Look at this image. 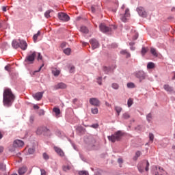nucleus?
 <instances>
[{
    "mask_svg": "<svg viewBox=\"0 0 175 175\" xmlns=\"http://www.w3.org/2000/svg\"><path fill=\"white\" fill-rule=\"evenodd\" d=\"M14 99H16V96L12 92V90L5 89L3 94V105L6 107H10L12 105H13V102H14Z\"/></svg>",
    "mask_w": 175,
    "mask_h": 175,
    "instance_id": "f257e3e1",
    "label": "nucleus"
},
{
    "mask_svg": "<svg viewBox=\"0 0 175 175\" xmlns=\"http://www.w3.org/2000/svg\"><path fill=\"white\" fill-rule=\"evenodd\" d=\"M150 167V163L148 162V161H145L143 163H140L137 167H138V170L140 173H143V172L144 171V167H145V170L146 172H148V167Z\"/></svg>",
    "mask_w": 175,
    "mask_h": 175,
    "instance_id": "f03ea898",
    "label": "nucleus"
},
{
    "mask_svg": "<svg viewBox=\"0 0 175 175\" xmlns=\"http://www.w3.org/2000/svg\"><path fill=\"white\" fill-rule=\"evenodd\" d=\"M24 146V142L16 139L14 142L13 145L10 147V151L13 152L14 151H16V148L17 147H23Z\"/></svg>",
    "mask_w": 175,
    "mask_h": 175,
    "instance_id": "7ed1b4c3",
    "label": "nucleus"
},
{
    "mask_svg": "<svg viewBox=\"0 0 175 175\" xmlns=\"http://www.w3.org/2000/svg\"><path fill=\"white\" fill-rule=\"evenodd\" d=\"M122 137V132L118 131L114 135H111L110 139L112 143H116V142H119V140H121Z\"/></svg>",
    "mask_w": 175,
    "mask_h": 175,
    "instance_id": "20e7f679",
    "label": "nucleus"
},
{
    "mask_svg": "<svg viewBox=\"0 0 175 175\" xmlns=\"http://www.w3.org/2000/svg\"><path fill=\"white\" fill-rule=\"evenodd\" d=\"M31 53L28 55L25 59V62H27V64H33V62L35 61V57H36V52Z\"/></svg>",
    "mask_w": 175,
    "mask_h": 175,
    "instance_id": "39448f33",
    "label": "nucleus"
},
{
    "mask_svg": "<svg viewBox=\"0 0 175 175\" xmlns=\"http://www.w3.org/2000/svg\"><path fill=\"white\" fill-rule=\"evenodd\" d=\"M129 17H131V14L129 13V9L126 8L124 14H120V20L123 23H126Z\"/></svg>",
    "mask_w": 175,
    "mask_h": 175,
    "instance_id": "423d86ee",
    "label": "nucleus"
},
{
    "mask_svg": "<svg viewBox=\"0 0 175 175\" xmlns=\"http://www.w3.org/2000/svg\"><path fill=\"white\" fill-rule=\"evenodd\" d=\"M137 12L141 17H147V12H146V10H144V8L143 7H138L137 8Z\"/></svg>",
    "mask_w": 175,
    "mask_h": 175,
    "instance_id": "0eeeda50",
    "label": "nucleus"
},
{
    "mask_svg": "<svg viewBox=\"0 0 175 175\" xmlns=\"http://www.w3.org/2000/svg\"><path fill=\"white\" fill-rule=\"evenodd\" d=\"M58 18L62 21H69V20H70V18L68 16V15L64 12L58 13Z\"/></svg>",
    "mask_w": 175,
    "mask_h": 175,
    "instance_id": "6e6552de",
    "label": "nucleus"
},
{
    "mask_svg": "<svg viewBox=\"0 0 175 175\" xmlns=\"http://www.w3.org/2000/svg\"><path fill=\"white\" fill-rule=\"evenodd\" d=\"M135 77L139 79L140 81L146 79V73L143 70L137 71L135 72Z\"/></svg>",
    "mask_w": 175,
    "mask_h": 175,
    "instance_id": "1a4fd4ad",
    "label": "nucleus"
},
{
    "mask_svg": "<svg viewBox=\"0 0 175 175\" xmlns=\"http://www.w3.org/2000/svg\"><path fill=\"white\" fill-rule=\"evenodd\" d=\"M90 105L92 106L99 107L100 106V101L96 98H92L89 100Z\"/></svg>",
    "mask_w": 175,
    "mask_h": 175,
    "instance_id": "9d476101",
    "label": "nucleus"
},
{
    "mask_svg": "<svg viewBox=\"0 0 175 175\" xmlns=\"http://www.w3.org/2000/svg\"><path fill=\"white\" fill-rule=\"evenodd\" d=\"M90 44H92V50H95V49H98L99 42L96 39H92L90 40Z\"/></svg>",
    "mask_w": 175,
    "mask_h": 175,
    "instance_id": "9b49d317",
    "label": "nucleus"
},
{
    "mask_svg": "<svg viewBox=\"0 0 175 175\" xmlns=\"http://www.w3.org/2000/svg\"><path fill=\"white\" fill-rule=\"evenodd\" d=\"M165 174H166V172H165L163 169L161 168L160 167H155L154 175H165Z\"/></svg>",
    "mask_w": 175,
    "mask_h": 175,
    "instance_id": "f8f14e48",
    "label": "nucleus"
},
{
    "mask_svg": "<svg viewBox=\"0 0 175 175\" xmlns=\"http://www.w3.org/2000/svg\"><path fill=\"white\" fill-rule=\"evenodd\" d=\"M19 47L21 50L25 51L28 47V44H27V42L25 40H19Z\"/></svg>",
    "mask_w": 175,
    "mask_h": 175,
    "instance_id": "ddd939ff",
    "label": "nucleus"
},
{
    "mask_svg": "<svg viewBox=\"0 0 175 175\" xmlns=\"http://www.w3.org/2000/svg\"><path fill=\"white\" fill-rule=\"evenodd\" d=\"M99 29H100V31H101V32H103L104 33H106V32H109V31H110V28L106 26L105 23H101L99 25Z\"/></svg>",
    "mask_w": 175,
    "mask_h": 175,
    "instance_id": "4468645a",
    "label": "nucleus"
},
{
    "mask_svg": "<svg viewBox=\"0 0 175 175\" xmlns=\"http://www.w3.org/2000/svg\"><path fill=\"white\" fill-rule=\"evenodd\" d=\"M68 86L64 83H59L54 86L55 90H65Z\"/></svg>",
    "mask_w": 175,
    "mask_h": 175,
    "instance_id": "2eb2a0df",
    "label": "nucleus"
},
{
    "mask_svg": "<svg viewBox=\"0 0 175 175\" xmlns=\"http://www.w3.org/2000/svg\"><path fill=\"white\" fill-rule=\"evenodd\" d=\"M43 94H44V92H37L33 96L36 100H40L43 98Z\"/></svg>",
    "mask_w": 175,
    "mask_h": 175,
    "instance_id": "dca6fc26",
    "label": "nucleus"
},
{
    "mask_svg": "<svg viewBox=\"0 0 175 175\" xmlns=\"http://www.w3.org/2000/svg\"><path fill=\"white\" fill-rule=\"evenodd\" d=\"M53 148H54L55 152H57V154H58V155H59L60 157H64L65 155L64 150L62 149H61V148L54 146Z\"/></svg>",
    "mask_w": 175,
    "mask_h": 175,
    "instance_id": "f3484780",
    "label": "nucleus"
},
{
    "mask_svg": "<svg viewBox=\"0 0 175 175\" xmlns=\"http://www.w3.org/2000/svg\"><path fill=\"white\" fill-rule=\"evenodd\" d=\"M112 5L113 4V8L112 9V12L116 13L117 12V9H118V1L117 0H111Z\"/></svg>",
    "mask_w": 175,
    "mask_h": 175,
    "instance_id": "a211bd4d",
    "label": "nucleus"
},
{
    "mask_svg": "<svg viewBox=\"0 0 175 175\" xmlns=\"http://www.w3.org/2000/svg\"><path fill=\"white\" fill-rule=\"evenodd\" d=\"M12 45L14 49H18L20 47V40L18 42L17 40H13Z\"/></svg>",
    "mask_w": 175,
    "mask_h": 175,
    "instance_id": "6ab92c4d",
    "label": "nucleus"
},
{
    "mask_svg": "<svg viewBox=\"0 0 175 175\" xmlns=\"http://www.w3.org/2000/svg\"><path fill=\"white\" fill-rule=\"evenodd\" d=\"M163 88L167 92H173V88L169 85H164Z\"/></svg>",
    "mask_w": 175,
    "mask_h": 175,
    "instance_id": "aec40b11",
    "label": "nucleus"
},
{
    "mask_svg": "<svg viewBox=\"0 0 175 175\" xmlns=\"http://www.w3.org/2000/svg\"><path fill=\"white\" fill-rule=\"evenodd\" d=\"M120 54H122V55H126V58H129V57H131V53L126 50L121 51Z\"/></svg>",
    "mask_w": 175,
    "mask_h": 175,
    "instance_id": "412c9836",
    "label": "nucleus"
},
{
    "mask_svg": "<svg viewBox=\"0 0 175 175\" xmlns=\"http://www.w3.org/2000/svg\"><path fill=\"white\" fill-rule=\"evenodd\" d=\"M80 31L83 33H88V32L90 31V30H88V28H87V27L85 26H81L80 28Z\"/></svg>",
    "mask_w": 175,
    "mask_h": 175,
    "instance_id": "4be33fe9",
    "label": "nucleus"
},
{
    "mask_svg": "<svg viewBox=\"0 0 175 175\" xmlns=\"http://www.w3.org/2000/svg\"><path fill=\"white\" fill-rule=\"evenodd\" d=\"M62 169L64 172H68L72 169V165L68 164L66 165H63Z\"/></svg>",
    "mask_w": 175,
    "mask_h": 175,
    "instance_id": "5701e85b",
    "label": "nucleus"
},
{
    "mask_svg": "<svg viewBox=\"0 0 175 175\" xmlns=\"http://www.w3.org/2000/svg\"><path fill=\"white\" fill-rule=\"evenodd\" d=\"M51 13H53V10H49L44 13V17L46 18H50L51 17Z\"/></svg>",
    "mask_w": 175,
    "mask_h": 175,
    "instance_id": "b1692460",
    "label": "nucleus"
},
{
    "mask_svg": "<svg viewBox=\"0 0 175 175\" xmlns=\"http://www.w3.org/2000/svg\"><path fill=\"white\" fill-rule=\"evenodd\" d=\"M26 172H27V167H23L18 170V173L20 175L25 174Z\"/></svg>",
    "mask_w": 175,
    "mask_h": 175,
    "instance_id": "393cba45",
    "label": "nucleus"
},
{
    "mask_svg": "<svg viewBox=\"0 0 175 175\" xmlns=\"http://www.w3.org/2000/svg\"><path fill=\"white\" fill-rule=\"evenodd\" d=\"M150 53L154 55V57H158V53L157 52V49L155 48H150Z\"/></svg>",
    "mask_w": 175,
    "mask_h": 175,
    "instance_id": "a878e982",
    "label": "nucleus"
},
{
    "mask_svg": "<svg viewBox=\"0 0 175 175\" xmlns=\"http://www.w3.org/2000/svg\"><path fill=\"white\" fill-rule=\"evenodd\" d=\"M103 70L105 75H108L109 72H110V68L106 66H103Z\"/></svg>",
    "mask_w": 175,
    "mask_h": 175,
    "instance_id": "bb28decb",
    "label": "nucleus"
},
{
    "mask_svg": "<svg viewBox=\"0 0 175 175\" xmlns=\"http://www.w3.org/2000/svg\"><path fill=\"white\" fill-rule=\"evenodd\" d=\"M52 73L54 76H59V73H61V71L57 70V68H55L52 70Z\"/></svg>",
    "mask_w": 175,
    "mask_h": 175,
    "instance_id": "cd10ccee",
    "label": "nucleus"
},
{
    "mask_svg": "<svg viewBox=\"0 0 175 175\" xmlns=\"http://www.w3.org/2000/svg\"><path fill=\"white\" fill-rule=\"evenodd\" d=\"M155 68V64L152 62H149L147 64V69H154Z\"/></svg>",
    "mask_w": 175,
    "mask_h": 175,
    "instance_id": "c85d7f7f",
    "label": "nucleus"
},
{
    "mask_svg": "<svg viewBox=\"0 0 175 175\" xmlns=\"http://www.w3.org/2000/svg\"><path fill=\"white\" fill-rule=\"evenodd\" d=\"M115 110H116L118 116H120V113H121V111H122V107H118V106H116L115 107Z\"/></svg>",
    "mask_w": 175,
    "mask_h": 175,
    "instance_id": "c756f323",
    "label": "nucleus"
},
{
    "mask_svg": "<svg viewBox=\"0 0 175 175\" xmlns=\"http://www.w3.org/2000/svg\"><path fill=\"white\" fill-rule=\"evenodd\" d=\"M53 111L55 113L56 116H58L59 114H61V110L57 107L53 108Z\"/></svg>",
    "mask_w": 175,
    "mask_h": 175,
    "instance_id": "7c9ffc66",
    "label": "nucleus"
},
{
    "mask_svg": "<svg viewBox=\"0 0 175 175\" xmlns=\"http://www.w3.org/2000/svg\"><path fill=\"white\" fill-rule=\"evenodd\" d=\"M71 51L72 50L70 49V48H67L64 50V54H66V55H70Z\"/></svg>",
    "mask_w": 175,
    "mask_h": 175,
    "instance_id": "2f4dec72",
    "label": "nucleus"
},
{
    "mask_svg": "<svg viewBox=\"0 0 175 175\" xmlns=\"http://www.w3.org/2000/svg\"><path fill=\"white\" fill-rule=\"evenodd\" d=\"M43 131H44V128L43 127L38 128L36 131L37 135H42V133H43Z\"/></svg>",
    "mask_w": 175,
    "mask_h": 175,
    "instance_id": "473e14b6",
    "label": "nucleus"
},
{
    "mask_svg": "<svg viewBox=\"0 0 175 175\" xmlns=\"http://www.w3.org/2000/svg\"><path fill=\"white\" fill-rule=\"evenodd\" d=\"M40 36V31H38L36 34H34L33 36V39L34 42H36L38 40V37Z\"/></svg>",
    "mask_w": 175,
    "mask_h": 175,
    "instance_id": "72a5a7b5",
    "label": "nucleus"
},
{
    "mask_svg": "<svg viewBox=\"0 0 175 175\" xmlns=\"http://www.w3.org/2000/svg\"><path fill=\"white\" fill-rule=\"evenodd\" d=\"M140 155H142V152H140V151L136 152L135 156L133 158L134 161H137V159L139 158V157H140Z\"/></svg>",
    "mask_w": 175,
    "mask_h": 175,
    "instance_id": "f704fd0d",
    "label": "nucleus"
},
{
    "mask_svg": "<svg viewBox=\"0 0 175 175\" xmlns=\"http://www.w3.org/2000/svg\"><path fill=\"white\" fill-rule=\"evenodd\" d=\"M34 153H35V148H29V149H28L27 154H28L29 155H32V154H34Z\"/></svg>",
    "mask_w": 175,
    "mask_h": 175,
    "instance_id": "c9c22d12",
    "label": "nucleus"
},
{
    "mask_svg": "<svg viewBox=\"0 0 175 175\" xmlns=\"http://www.w3.org/2000/svg\"><path fill=\"white\" fill-rule=\"evenodd\" d=\"M127 88H135V87H136V85H135V83L130 82L127 83Z\"/></svg>",
    "mask_w": 175,
    "mask_h": 175,
    "instance_id": "e433bc0d",
    "label": "nucleus"
},
{
    "mask_svg": "<svg viewBox=\"0 0 175 175\" xmlns=\"http://www.w3.org/2000/svg\"><path fill=\"white\" fill-rule=\"evenodd\" d=\"M122 117L124 120H128V118H131V115H129V113H124L123 115H122Z\"/></svg>",
    "mask_w": 175,
    "mask_h": 175,
    "instance_id": "4c0bfd02",
    "label": "nucleus"
},
{
    "mask_svg": "<svg viewBox=\"0 0 175 175\" xmlns=\"http://www.w3.org/2000/svg\"><path fill=\"white\" fill-rule=\"evenodd\" d=\"M128 107H131L132 105H133V100L132 98H129L127 101Z\"/></svg>",
    "mask_w": 175,
    "mask_h": 175,
    "instance_id": "58836bf2",
    "label": "nucleus"
},
{
    "mask_svg": "<svg viewBox=\"0 0 175 175\" xmlns=\"http://www.w3.org/2000/svg\"><path fill=\"white\" fill-rule=\"evenodd\" d=\"M92 114H98V113L99 112V111L98 110V108L95 107V108H92L91 109Z\"/></svg>",
    "mask_w": 175,
    "mask_h": 175,
    "instance_id": "ea45409f",
    "label": "nucleus"
},
{
    "mask_svg": "<svg viewBox=\"0 0 175 175\" xmlns=\"http://www.w3.org/2000/svg\"><path fill=\"white\" fill-rule=\"evenodd\" d=\"M111 87L113 88V90H118V88H120L118 83H112Z\"/></svg>",
    "mask_w": 175,
    "mask_h": 175,
    "instance_id": "a19ab883",
    "label": "nucleus"
},
{
    "mask_svg": "<svg viewBox=\"0 0 175 175\" xmlns=\"http://www.w3.org/2000/svg\"><path fill=\"white\" fill-rule=\"evenodd\" d=\"M149 139L150 141L152 142V143L154 142V134L150 133H149Z\"/></svg>",
    "mask_w": 175,
    "mask_h": 175,
    "instance_id": "79ce46f5",
    "label": "nucleus"
},
{
    "mask_svg": "<svg viewBox=\"0 0 175 175\" xmlns=\"http://www.w3.org/2000/svg\"><path fill=\"white\" fill-rule=\"evenodd\" d=\"M0 170H6V165L3 163H0Z\"/></svg>",
    "mask_w": 175,
    "mask_h": 175,
    "instance_id": "37998d69",
    "label": "nucleus"
},
{
    "mask_svg": "<svg viewBox=\"0 0 175 175\" xmlns=\"http://www.w3.org/2000/svg\"><path fill=\"white\" fill-rule=\"evenodd\" d=\"M79 175H88V172H87V171H79Z\"/></svg>",
    "mask_w": 175,
    "mask_h": 175,
    "instance_id": "c03bdc74",
    "label": "nucleus"
},
{
    "mask_svg": "<svg viewBox=\"0 0 175 175\" xmlns=\"http://www.w3.org/2000/svg\"><path fill=\"white\" fill-rule=\"evenodd\" d=\"M147 120L150 122L151 121V119L152 118V116L151 113H148L146 116Z\"/></svg>",
    "mask_w": 175,
    "mask_h": 175,
    "instance_id": "a18cd8bd",
    "label": "nucleus"
},
{
    "mask_svg": "<svg viewBox=\"0 0 175 175\" xmlns=\"http://www.w3.org/2000/svg\"><path fill=\"white\" fill-rule=\"evenodd\" d=\"M147 51H148L147 49L143 47V48H142V55H144L146 54V53H147Z\"/></svg>",
    "mask_w": 175,
    "mask_h": 175,
    "instance_id": "49530a36",
    "label": "nucleus"
},
{
    "mask_svg": "<svg viewBox=\"0 0 175 175\" xmlns=\"http://www.w3.org/2000/svg\"><path fill=\"white\" fill-rule=\"evenodd\" d=\"M43 57L42 56V55L40 54V53H38V61H42Z\"/></svg>",
    "mask_w": 175,
    "mask_h": 175,
    "instance_id": "de8ad7c7",
    "label": "nucleus"
},
{
    "mask_svg": "<svg viewBox=\"0 0 175 175\" xmlns=\"http://www.w3.org/2000/svg\"><path fill=\"white\" fill-rule=\"evenodd\" d=\"M97 83L99 84V85H102V78L99 77L97 79Z\"/></svg>",
    "mask_w": 175,
    "mask_h": 175,
    "instance_id": "09e8293b",
    "label": "nucleus"
},
{
    "mask_svg": "<svg viewBox=\"0 0 175 175\" xmlns=\"http://www.w3.org/2000/svg\"><path fill=\"white\" fill-rule=\"evenodd\" d=\"M43 158H44V159H49V158H50V157H49V154H47V153H44Z\"/></svg>",
    "mask_w": 175,
    "mask_h": 175,
    "instance_id": "8fccbe9b",
    "label": "nucleus"
},
{
    "mask_svg": "<svg viewBox=\"0 0 175 175\" xmlns=\"http://www.w3.org/2000/svg\"><path fill=\"white\" fill-rule=\"evenodd\" d=\"M91 10H92V13H95L96 10V6H92Z\"/></svg>",
    "mask_w": 175,
    "mask_h": 175,
    "instance_id": "3c124183",
    "label": "nucleus"
},
{
    "mask_svg": "<svg viewBox=\"0 0 175 175\" xmlns=\"http://www.w3.org/2000/svg\"><path fill=\"white\" fill-rule=\"evenodd\" d=\"M118 162L119 164L122 165V163L124 162V160H122V159H121V158H119L118 159Z\"/></svg>",
    "mask_w": 175,
    "mask_h": 175,
    "instance_id": "603ef678",
    "label": "nucleus"
},
{
    "mask_svg": "<svg viewBox=\"0 0 175 175\" xmlns=\"http://www.w3.org/2000/svg\"><path fill=\"white\" fill-rule=\"evenodd\" d=\"M44 66V64H42L38 69V70H36L34 71V73H38V72H40V70H42V68Z\"/></svg>",
    "mask_w": 175,
    "mask_h": 175,
    "instance_id": "864d4df0",
    "label": "nucleus"
},
{
    "mask_svg": "<svg viewBox=\"0 0 175 175\" xmlns=\"http://www.w3.org/2000/svg\"><path fill=\"white\" fill-rule=\"evenodd\" d=\"M70 73H73L75 72V66H72L70 69Z\"/></svg>",
    "mask_w": 175,
    "mask_h": 175,
    "instance_id": "5fc2aeb1",
    "label": "nucleus"
},
{
    "mask_svg": "<svg viewBox=\"0 0 175 175\" xmlns=\"http://www.w3.org/2000/svg\"><path fill=\"white\" fill-rule=\"evenodd\" d=\"M98 126H99V124H98L92 125V128H94L95 129H96V128H98Z\"/></svg>",
    "mask_w": 175,
    "mask_h": 175,
    "instance_id": "6e6d98bb",
    "label": "nucleus"
},
{
    "mask_svg": "<svg viewBox=\"0 0 175 175\" xmlns=\"http://www.w3.org/2000/svg\"><path fill=\"white\" fill-rule=\"evenodd\" d=\"M41 175H46V170H40Z\"/></svg>",
    "mask_w": 175,
    "mask_h": 175,
    "instance_id": "4d7b16f0",
    "label": "nucleus"
},
{
    "mask_svg": "<svg viewBox=\"0 0 175 175\" xmlns=\"http://www.w3.org/2000/svg\"><path fill=\"white\" fill-rule=\"evenodd\" d=\"M111 29H117V26L114 25H111Z\"/></svg>",
    "mask_w": 175,
    "mask_h": 175,
    "instance_id": "13d9d810",
    "label": "nucleus"
},
{
    "mask_svg": "<svg viewBox=\"0 0 175 175\" xmlns=\"http://www.w3.org/2000/svg\"><path fill=\"white\" fill-rule=\"evenodd\" d=\"M3 150H4L3 147V146H0V154L3 152Z\"/></svg>",
    "mask_w": 175,
    "mask_h": 175,
    "instance_id": "bf43d9fd",
    "label": "nucleus"
},
{
    "mask_svg": "<svg viewBox=\"0 0 175 175\" xmlns=\"http://www.w3.org/2000/svg\"><path fill=\"white\" fill-rule=\"evenodd\" d=\"M138 37H139V34H137V33H135V38H134L135 40H136V39H137Z\"/></svg>",
    "mask_w": 175,
    "mask_h": 175,
    "instance_id": "052dcab7",
    "label": "nucleus"
},
{
    "mask_svg": "<svg viewBox=\"0 0 175 175\" xmlns=\"http://www.w3.org/2000/svg\"><path fill=\"white\" fill-rule=\"evenodd\" d=\"M40 116H43L44 114V111H43V110H40Z\"/></svg>",
    "mask_w": 175,
    "mask_h": 175,
    "instance_id": "680f3d73",
    "label": "nucleus"
},
{
    "mask_svg": "<svg viewBox=\"0 0 175 175\" xmlns=\"http://www.w3.org/2000/svg\"><path fill=\"white\" fill-rule=\"evenodd\" d=\"M116 68H117V66L116 64L112 65V66L111 67V69H116Z\"/></svg>",
    "mask_w": 175,
    "mask_h": 175,
    "instance_id": "e2e57ef3",
    "label": "nucleus"
},
{
    "mask_svg": "<svg viewBox=\"0 0 175 175\" xmlns=\"http://www.w3.org/2000/svg\"><path fill=\"white\" fill-rule=\"evenodd\" d=\"M33 109H39V107L36 105H33Z\"/></svg>",
    "mask_w": 175,
    "mask_h": 175,
    "instance_id": "0e129e2a",
    "label": "nucleus"
},
{
    "mask_svg": "<svg viewBox=\"0 0 175 175\" xmlns=\"http://www.w3.org/2000/svg\"><path fill=\"white\" fill-rule=\"evenodd\" d=\"M130 46H135V42H130Z\"/></svg>",
    "mask_w": 175,
    "mask_h": 175,
    "instance_id": "69168bd1",
    "label": "nucleus"
},
{
    "mask_svg": "<svg viewBox=\"0 0 175 175\" xmlns=\"http://www.w3.org/2000/svg\"><path fill=\"white\" fill-rule=\"evenodd\" d=\"M2 10H3V12H6V7H3Z\"/></svg>",
    "mask_w": 175,
    "mask_h": 175,
    "instance_id": "338daca9",
    "label": "nucleus"
},
{
    "mask_svg": "<svg viewBox=\"0 0 175 175\" xmlns=\"http://www.w3.org/2000/svg\"><path fill=\"white\" fill-rule=\"evenodd\" d=\"M131 50H132L133 51L135 50V47L131 46Z\"/></svg>",
    "mask_w": 175,
    "mask_h": 175,
    "instance_id": "774afa93",
    "label": "nucleus"
}]
</instances>
